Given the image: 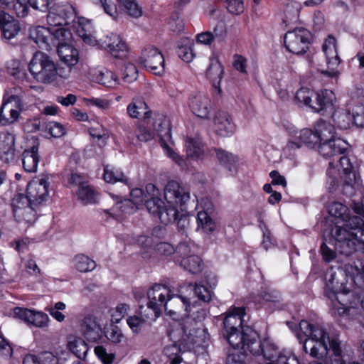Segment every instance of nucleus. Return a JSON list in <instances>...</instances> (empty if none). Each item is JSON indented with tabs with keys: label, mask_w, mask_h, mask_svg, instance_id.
Masks as SVG:
<instances>
[{
	"label": "nucleus",
	"mask_w": 364,
	"mask_h": 364,
	"mask_svg": "<svg viewBox=\"0 0 364 364\" xmlns=\"http://www.w3.org/2000/svg\"><path fill=\"white\" fill-rule=\"evenodd\" d=\"M328 213L344 222V227L332 230L335 247L341 254L349 255L358 248L364 249V221L361 216H352L348 208L339 202H333Z\"/></svg>",
	"instance_id": "obj_1"
},
{
	"label": "nucleus",
	"mask_w": 364,
	"mask_h": 364,
	"mask_svg": "<svg viewBox=\"0 0 364 364\" xmlns=\"http://www.w3.org/2000/svg\"><path fill=\"white\" fill-rule=\"evenodd\" d=\"M205 316V311L197 302H193L191 304L187 318L169 331L173 344L164 349L165 354L170 358L169 364H181L182 358L178 351L185 352L194 348L200 331V322Z\"/></svg>",
	"instance_id": "obj_2"
},
{
	"label": "nucleus",
	"mask_w": 364,
	"mask_h": 364,
	"mask_svg": "<svg viewBox=\"0 0 364 364\" xmlns=\"http://www.w3.org/2000/svg\"><path fill=\"white\" fill-rule=\"evenodd\" d=\"M346 274L342 269L331 268L326 273L324 294L333 303L334 306H336L335 302L341 306L338 307V314L340 316L344 315L348 309L354 308L357 305V302L350 300L353 292L346 288Z\"/></svg>",
	"instance_id": "obj_3"
},
{
	"label": "nucleus",
	"mask_w": 364,
	"mask_h": 364,
	"mask_svg": "<svg viewBox=\"0 0 364 364\" xmlns=\"http://www.w3.org/2000/svg\"><path fill=\"white\" fill-rule=\"evenodd\" d=\"M296 337L303 343L304 350L306 353L309 352L315 358L322 357L327 353L332 339L323 326L311 323L306 320L300 321Z\"/></svg>",
	"instance_id": "obj_4"
},
{
	"label": "nucleus",
	"mask_w": 364,
	"mask_h": 364,
	"mask_svg": "<svg viewBox=\"0 0 364 364\" xmlns=\"http://www.w3.org/2000/svg\"><path fill=\"white\" fill-rule=\"evenodd\" d=\"M248 342L245 344V351H250L252 355H260L269 360L266 364H299V361L290 355L279 351L276 344L270 338L259 340L258 333L254 329H247L246 334Z\"/></svg>",
	"instance_id": "obj_5"
},
{
	"label": "nucleus",
	"mask_w": 364,
	"mask_h": 364,
	"mask_svg": "<svg viewBox=\"0 0 364 364\" xmlns=\"http://www.w3.org/2000/svg\"><path fill=\"white\" fill-rule=\"evenodd\" d=\"M353 168L350 159L346 156H339L336 164L330 161L327 170L328 191L333 192L341 184L345 193L351 194L358 181Z\"/></svg>",
	"instance_id": "obj_6"
},
{
	"label": "nucleus",
	"mask_w": 364,
	"mask_h": 364,
	"mask_svg": "<svg viewBox=\"0 0 364 364\" xmlns=\"http://www.w3.org/2000/svg\"><path fill=\"white\" fill-rule=\"evenodd\" d=\"M244 307H235L228 312L223 319V336L229 344L234 348L245 351V344L249 338L246 335L251 327L242 326V317L245 316Z\"/></svg>",
	"instance_id": "obj_7"
},
{
	"label": "nucleus",
	"mask_w": 364,
	"mask_h": 364,
	"mask_svg": "<svg viewBox=\"0 0 364 364\" xmlns=\"http://www.w3.org/2000/svg\"><path fill=\"white\" fill-rule=\"evenodd\" d=\"M28 69L38 82L50 84L58 77L57 68L53 60L46 53L37 51L31 60Z\"/></svg>",
	"instance_id": "obj_8"
},
{
	"label": "nucleus",
	"mask_w": 364,
	"mask_h": 364,
	"mask_svg": "<svg viewBox=\"0 0 364 364\" xmlns=\"http://www.w3.org/2000/svg\"><path fill=\"white\" fill-rule=\"evenodd\" d=\"M295 99L298 102L309 107L314 112H321L333 106L336 97L330 90L314 92L309 88L301 87L296 92Z\"/></svg>",
	"instance_id": "obj_9"
},
{
	"label": "nucleus",
	"mask_w": 364,
	"mask_h": 364,
	"mask_svg": "<svg viewBox=\"0 0 364 364\" xmlns=\"http://www.w3.org/2000/svg\"><path fill=\"white\" fill-rule=\"evenodd\" d=\"M171 295V290L165 285L156 284L147 291L149 302L145 308L141 306V313H144L146 318L155 320L161 312L162 308H165L167 299Z\"/></svg>",
	"instance_id": "obj_10"
},
{
	"label": "nucleus",
	"mask_w": 364,
	"mask_h": 364,
	"mask_svg": "<svg viewBox=\"0 0 364 364\" xmlns=\"http://www.w3.org/2000/svg\"><path fill=\"white\" fill-rule=\"evenodd\" d=\"M11 205L14 218L18 223L31 225L36 222L39 207L33 205L25 195L16 194L12 199Z\"/></svg>",
	"instance_id": "obj_11"
},
{
	"label": "nucleus",
	"mask_w": 364,
	"mask_h": 364,
	"mask_svg": "<svg viewBox=\"0 0 364 364\" xmlns=\"http://www.w3.org/2000/svg\"><path fill=\"white\" fill-rule=\"evenodd\" d=\"M311 33L304 28H296L284 36L287 49L296 55L305 53L311 44Z\"/></svg>",
	"instance_id": "obj_12"
},
{
	"label": "nucleus",
	"mask_w": 364,
	"mask_h": 364,
	"mask_svg": "<svg viewBox=\"0 0 364 364\" xmlns=\"http://www.w3.org/2000/svg\"><path fill=\"white\" fill-rule=\"evenodd\" d=\"M139 63L154 75H161L164 72L165 61L161 52L154 46H146L141 52Z\"/></svg>",
	"instance_id": "obj_13"
},
{
	"label": "nucleus",
	"mask_w": 364,
	"mask_h": 364,
	"mask_svg": "<svg viewBox=\"0 0 364 364\" xmlns=\"http://www.w3.org/2000/svg\"><path fill=\"white\" fill-rule=\"evenodd\" d=\"M188 299L178 294H171L165 304V311L167 316L174 321L183 322L188 316L191 306Z\"/></svg>",
	"instance_id": "obj_14"
},
{
	"label": "nucleus",
	"mask_w": 364,
	"mask_h": 364,
	"mask_svg": "<svg viewBox=\"0 0 364 364\" xmlns=\"http://www.w3.org/2000/svg\"><path fill=\"white\" fill-rule=\"evenodd\" d=\"M23 109V101L18 95H11L4 100L0 108V124L7 126L16 122Z\"/></svg>",
	"instance_id": "obj_15"
},
{
	"label": "nucleus",
	"mask_w": 364,
	"mask_h": 364,
	"mask_svg": "<svg viewBox=\"0 0 364 364\" xmlns=\"http://www.w3.org/2000/svg\"><path fill=\"white\" fill-rule=\"evenodd\" d=\"M164 198L168 204L180 205L183 210L190 200V192L176 181H170L164 188Z\"/></svg>",
	"instance_id": "obj_16"
},
{
	"label": "nucleus",
	"mask_w": 364,
	"mask_h": 364,
	"mask_svg": "<svg viewBox=\"0 0 364 364\" xmlns=\"http://www.w3.org/2000/svg\"><path fill=\"white\" fill-rule=\"evenodd\" d=\"M49 183L46 178L31 181L27 186L26 197L33 205L40 206L48 196Z\"/></svg>",
	"instance_id": "obj_17"
},
{
	"label": "nucleus",
	"mask_w": 364,
	"mask_h": 364,
	"mask_svg": "<svg viewBox=\"0 0 364 364\" xmlns=\"http://www.w3.org/2000/svg\"><path fill=\"white\" fill-rule=\"evenodd\" d=\"M322 48L326 55L328 70H323L321 73L328 77H338V72L336 68L340 64V58L337 53L336 39L329 36L325 41Z\"/></svg>",
	"instance_id": "obj_18"
},
{
	"label": "nucleus",
	"mask_w": 364,
	"mask_h": 364,
	"mask_svg": "<svg viewBox=\"0 0 364 364\" xmlns=\"http://www.w3.org/2000/svg\"><path fill=\"white\" fill-rule=\"evenodd\" d=\"M98 44L116 58L126 57L128 52L126 42L116 33H110L99 39Z\"/></svg>",
	"instance_id": "obj_19"
},
{
	"label": "nucleus",
	"mask_w": 364,
	"mask_h": 364,
	"mask_svg": "<svg viewBox=\"0 0 364 364\" xmlns=\"http://www.w3.org/2000/svg\"><path fill=\"white\" fill-rule=\"evenodd\" d=\"M75 17L74 10L70 6H58L53 8L47 15L48 27L58 28L70 23Z\"/></svg>",
	"instance_id": "obj_20"
},
{
	"label": "nucleus",
	"mask_w": 364,
	"mask_h": 364,
	"mask_svg": "<svg viewBox=\"0 0 364 364\" xmlns=\"http://www.w3.org/2000/svg\"><path fill=\"white\" fill-rule=\"evenodd\" d=\"M189 107L198 117L208 119L211 110L210 100L203 93H198L189 99Z\"/></svg>",
	"instance_id": "obj_21"
},
{
	"label": "nucleus",
	"mask_w": 364,
	"mask_h": 364,
	"mask_svg": "<svg viewBox=\"0 0 364 364\" xmlns=\"http://www.w3.org/2000/svg\"><path fill=\"white\" fill-rule=\"evenodd\" d=\"M213 122L215 132L220 136H229L233 134L235 131V124L228 112H217Z\"/></svg>",
	"instance_id": "obj_22"
},
{
	"label": "nucleus",
	"mask_w": 364,
	"mask_h": 364,
	"mask_svg": "<svg viewBox=\"0 0 364 364\" xmlns=\"http://www.w3.org/2000/svg\"><path fill=\"white\" fill-rule=\"evenodd\" d=\"M348 144L340 139L333 138L318 146L319 153L326 158L339 156L348 149Z\"/></svg>",
	"instance_id": "obj_23"
},
{
	"label": "nucleus",
	"mask_w": 364,
	"mask_h": 364,
	"mask_svg": "<svg viewBox=\"0 0 364 364\" xmlns=\"http://www.w3.org/2000/svg\"><path fill=\"white\" fill-rule=\"evenodd\" d=\"M81 331L85 338L90 342H96L102 336L100 325L93 316H86L81 323Z\"/></svg>",
	"instance_id": "obj_24"
},
{
	"label": "nucleus",
	"mask_w": 364,
	"mask_h": 364,
	"mask_svg": "<svg viewBox=\"0 0 364 364\" xmlns=\"http://www.w3.org/2000/svg\"><path fill=\"white\" fill-rule=\"evenodd\" d=\"M147 124H151L154 133H156L161 139V143L164 141V138H169L171 135V127L169 119L161 114L156 115L152 120L147 119Z\"/></svg>",
	"instance_id": "obj_25"
},
{
	"label": "nucleus",
	"mask_w": 364,
	"mask_h": 364,
	"mask_svg": "<svg viewBox=\"0 0 364 364\" xmlns=\"http://www.w3.org/2000/svg\"><path fill=\"white\" fill-rule=\"evenodd\" d=\"M16 136L11 133H6L4 137V146L0 148V160L6 164L14 162L16 158Z\"/></svg>",
	"instance_id": "obj_26"
},
{
	"label": "nucleus",
	"mask_w": 364,
	"mask_h": 364,
	"mask_svg": "<svg viewBox=\"0 0 364 364\" xmlns=\"http://www.w3.org/2000/svg\"><path fill=\"white\" fill-rule=\"evenodd\" d=\"M38 144L26 149L22 154V163L24 170L27 172H36L40 161Z\"/></svg>",
	"instance_id": "obj_27"
},
{
	"label": "nucleus",
	"mask_w": 364,
	"mask_h": 364,
	"mask_svg": "<svg viewBox=\"0 0 364 364\" xmlns=\"http://www.w3.org/2000/svg\"><path fill=\"white\" fill-rule=\"evenodd\" d=\"M185 146L187 158L198 159L204 152V146L200 136H187Z\"/></svg>",
	"instance_id": "obj_28"
},
{
	"label": "nucleus",
	"mask_w": 364,
	"mask_h": 364,
	"mask_svg": "<svg viewBox=\"0 0 364 364\" xmlns=\"http://www.w3.org/2000/svg\"><path fill=\"white\" fill-rule=\"evenodd\" d=\"M57 51L60 60L68 66H73L77 63L79 60V53L71 43L58 46Z\"/></svg>",
	"instance_id": "obj_29"
},
{
	"label": "nucleus",
	"mask_w": 364,
	"mask_h": 364,
	"mask_svg": "<svg viewBox=\"0 0 364 364\" xmlns=\"http://www.w3.org/2000/svg\"><path fill=\"white\" fill-rule=\"evenodd\" d=\"M50 36V27L38 26L29 28V38L43 48H47L49 46L48 38Z\"/></svg>",
	"instance_id": "obj_30"
},
{
	"label": "nucleus",
	"mask_w": 364,
	"mask_h": 364,
	"mask_svg": "<svg viewBox=\"0 0 364 364\" xmlns=\"http://www.w3.org/2000/svg\"><path fill=\"white\" fill-rule=\"evenodd\" d=\"M223 68L217 58H210L206 71L207 77L211 81L215 88H219L223 75Z\"/></svg>",
	"instance_id": "obj_31"
},
{
	"label": "nucleus",
	"mask_w": 364,
	"mask_h": 364,
	"mask_svg": "<svg viewBox=\"0 0 364 364\" xmlns=\"http://www.w3.org/2000/svg\"><path fill=\"white\" fill-rule=\"evenodd\" d=\"M50 35L53 37V43L57 48L58 46L69 44L72 42V33L64 26L50 27Z\"/></svg>",
	"instance_id": "obj_32"
},
{
	"label": "nucleus",
	"mask_w": 364,
	"mask_h": 364,
	"mask_svg": "<svg viewBox=\"0 0 364 364\" xmlns=\"http://www.w3.org/2000/svg\"><path fill=\"white\" fill-rule=\"evenodd\" d=\"M211 154L215 155L218 161L230 171L235 168L238 162V157L222 149L214 148L211 150Z\"/></svg>",
	"instance_id": "obj_33"
},
{
	"label": "nucleus",
	"mask_w": 364,
	"mask_h": 364,
	"mask_svg": "<svg viewBox=\"0 0 364 364\" xmlns=\"http://www.w3.org/2000/svg\"><path fill=\"white\" fill-rule=\"evenodd\" d=\"M126 186L127 187L128 191H129L131 199L129 200H125V202L123 203L120 208H123V212L130 213V211H127V206H129L131 204H134L136 206L135 209H137L139 205H142L144 201L145 202V200L148 198V196L141 188H136L130 190V187L128 184Z\"/></svg>",
	"instance_id": "obj_34"
},
{
	"label": "nucleus",
	"mask_w": 364,
	"mask_h": 364,
	"mask_svg": "<svg viewBox=\"0 0 364 364\" xmlns=\"http://www.w3.org/2000/svg\"><path fill=\"white\" fill-rule=\"evenodd\" d=\"M314 129L319 137L321 144L334 138L335 128L329 122L319 120L316 122Z\"/></svg>",
	"instance_id": "obj_35"
},
{
	"label": "nucleus",
	"mask_w": 364,
	"mask_h": 364,
	"mask_svg": "<svg viewBox=\"0 0 364 364\" xmlns=\"http://www.w3.org/2000/svg\"><path fill=\"white\" fill-rule=\"evenodd\" d=\"M77 195L79 200L85 205L95 204L99 200L98 193L92 187L87 184L79 186Z\"/></svg>",
	"instance_id": "obj_36"
},
{
	"label": "nucleus",
	"mask_w": 364,
	"mask_h": 364,
	"mask_svg": "<svg viewBox=\"0 0 364 364\" xmlns=\"http://www.w3.org/2000/svg\"><path fill=\"white\" fill-rule=\"evenodd\" d=\"M327 353H331L328 364H346L342 354L341 343L336 338H332L330 346L328 347Z\"/></svg>",
	"instance_id": "obj_37"
},
{
	"label": "nucleus",
	"mask_w": 364,
	"mask_h": 364,
	"mask_svg": "<svg viewBox=\"0 0 364 364\" xmlns=\"http://www.w3.org/2000/svg\"><path fill=\"white\" fill-rule=\"evenodd\" d=\"M69 350L79 359L84 360L88 351L87 343L81 338H73L68 343Z\"/></svg>",
	"instance_id": "obj_38"
},
{
	"label": "nucleus",
	"mask_w": 364,
	"mask_h": 364,
	"mask_svg": "<svg viewBox=\"0 0 364 364\" xmlns=\"http://www.w3.org/2000/svg\"><path fill=\"white\" fill-rule=\"evenodd\" d=\"M194 244L190 240H186L178 243L175 248L174 258L181 264V259L188 258L194 253Z\"/></svg>",
	"instance_id": "obj_39"
},
{
	"label": "nucleus",
	"mask_w": 364,
	"mask_h": 364,
	"mask_svg": "<svg viewBox=\"0 0 364 364\" xmlns=\"http://www.w3.org/2000/svg\"><path fill=\"white\" fill-rule=\"evenodd\" d=\"M178 216V210L176 205L168 204H164L161 208V210L158 215V218L164 225H168L172 222L176 220Z\"/></svg>",
	"instance_id": "obj_40"
},
{
	"label": "nucleus",
	"mask_w": 364,
	"mask_h": 364,
	"mask_svg": "<svg viewBox=\"0 0 364 364\" xmlns=\"http://www.w3.org/2000/svg\"><path fill=\"white\" fill-rule=\"evenodd\" d=\"M334 124L341 129H347L353 123V115L343 109L336 110L332 115Z\"/></svg>",
	"instance_id": "obj_41"
},
{
	"label": "nucleus",
	"mask_w": 364,
	"mask_h": 364,
	"mask_svg": "<svg viewBox=\"0 0 364 364\" xmlns=\"http://www.w3.org/2000/svg\"><path fill=\"white\" fill-rule=\"evenodd\" d=\"M299 138L301 142L311 149L318 148L321 144L319 137L318 136L315 129H303L299 132Z\"/></svg>",
	"instance_id": "obj_42"
},
{
	"label": "nucleus",
	"mask_w": 364,
	"mask_h": 364,
	"mask_svg": "<svg viewBox=\"0 0 364 364\" xmlns=\"http://www.w3.org/2000/svg\"><path fill=\"white\" fill-rule=\"evenodd\" d=\"M180 265L191 273L197 274L202 271L203 264L200 257L193 253L188 258L181 259Z\"/></svg>",
	"instance_id": "obj_43"
},
{
	"label": "nucleus",
	"mask_w": 364,
	"mask_h": 364,
	"mask_svg": "<svg viewBox=\"0 0 364 364\" xmlns=\"http://www.w3.org/2000/svg\"><path fill=\"white\" fill-rule=\"evenodd\" d=\"M104 179L106 182L114 183L116 182H122L127 186L128 180L124 173L110 166H106L104 168Z\"/></svg>",
	"instance_id": "obj_44"
},
{
	"label": "nucleus",
	"mask_w": 364,
	"mask_h": 364,
	"mask_svg": "<svg viewBox=\"0 0 364 364\" xmlns=\"http://www.w3.org/2000/svg\"><path fill=\"white\" fill-rule=\"evenodd\" d=\"M198 228L205 233H212L216 228L215 222L205 211H200L197 215Z\"/></svg>",
	"instance_id": "obj_45"
},
{
	"label": "nucleus",
	"mask_w": 364,
	"mask_h": 364,
	"mask_svg": "<svg viewBox=\"0 0 364 364\" xmlns=\"http://www.w3.org/2000/svg\"><path fill=\"white\" fill-rule=\"evenodd\" d=\"M97 80L100 84L107 87H114L119 84L117 76L108 69H103L99 71Z\"/></svg>",
	"instance_id": "obj_46"
},
{
	"label": "nucleus",
	"mask_w": 364,
	"mask_h": 364,
	"mask_svg": "<svg viewBox=\"0 0 364 364\" xmlns=\"http://www.w3.org/2000/svg\"><path fill=\"white\" fill-rule=\"evenodd\" d=\"M74 265L80 272L92 271L96 267L95 262L83 254L77 255L75 257Z\"/></svg>",
	"instance_id": "obj_47"
},
{
	"label": "nucleus",
	"mask_w": 364,
	"mask_h": 364,
	"mask_svg": "<svg viewBox=\"0 0 364 364\" xmlns=\"http://www.w3.org/2000/svg\"><path fill=\"white\" fill-rule=\"evenodd\" d=\"M146 108V104L144 101L141 100H134L130 103L127 108V113L132 118H138L142 113L146 116V118H149V112L145 111Z\"/></svg>",
	"instance_id": "obj_48"
},
{
	"label": "nucleus",
	"mask_w": 364,
	"mask_h": 364,
	"mask_svg": "<svg viewBox=\"0 0 364 364\" xmlns=\"http://www.w3.org/2000/svg\"><path fill=\"white\" fill-rule=\"evenodd\" d=\"M107 338L114 344H124L127 343V338L122 331L117 326L112 325L106 331Z\"/></svg>",
	"instance_id": "obj_49"
},
{
	"label": "nucleus",
	"mask_w": 364,
	"mask_h": 364,
	"mask_svg": "<svg viewBox=\"0 0 364 364\" xmlns=\"http://www.w3.org/2000/svg\"><path fill=\"white\" fill-rule=\"evenodd\" d=\"M2 36L5 39L11 40L14 38L21 31V26L18 21L12 20L0 27Z\"/></svg>",
	"instance_id": "obj_50"
},
{
	"label": "nucleus",
	"mask_w": 364,
	"mask_h": 364,
	"mask_svg": "<svg viewBox=\"0 0 364 364\" xmlns=\"http://www.w3.org/2000/svg\"><path fill=\"white\" fill-rule=\"evenodd\" d=\"M124 6L125 12L134 18H139L142 14L141 8L135 0H117Z\"/></svg>",
	"instance_id": "obj_51"
},
{
	"label": "nucleus",
	"mask_w": 364,
	"mask_h": 364,
	"mask_svg": "<svg viewBox=\"0 0 364 364\" xmlns=\"http://www.w3.org/2000/svg\"><path fill=\"white\" fill-rule=\"evenodd\" d=\"M161 146L166 151V154L168 158H170L173 161H174L179 167L184 169L188 167V164L186 159H185L183 156H181L178 153L175 152L172 150L166 143L165 141L161 142Z\"/></svg>",
	"instance_id": "obj_52"
},
{
	"label": "nucleus",
	"mask_w": 364,
	"mask_h": 364,
	"mask_svg": "<svg viewBox=\"0 0 364 364\" xmlns=\"http://www.w3.org/2000/svg\"><path fill=\"white\" fill-rule=\"evenodd\" d=\"M49 321L48 316L42 311L32 310L31 316L28 324L36 327L43 328L48 326Z\"/></svg>",
	"instance_id": "obj_53"
},
{
	"label": "nucleus",
	"mask_w": 364,
	"mask_h": 364,
	"mask_svg": "<svg viewBox=\"0 0 364 364\" xmlns=\"http://www.w3.org/2000/svg\"><path fill=\"white\" fill-rule=\"evenodd\" d=\"M139 314L140 316H129L127 318V323L134 333H139L142 325L147 319L144 316V313H141V306L139 307ZM149 319L151 320L150 318Z\"/></svg>",
	"instance_id": "obj_54"
},
{
	"label": "nucleus",
	"mask_w": 364,
	"mask_h": 364,
	"mask_svg": "<svg viewBox=\"0 0 364 364\" xmlns=\"http://www.w3.org/2000/svg\"><path fill=\"white\" fill-rule=\"evenodd\" d=\"M353 123L358 127H364V98L355 105L352 110Z\"/></svg>",
	"instance_id": "obj_55"
},
{
	"label": "nucleus",
	"mask_w": 364,
	"mask_h": 364,
	"mask_svg": "<svg viewBox=\"0 0 364 364\" xmlns=\"http://www.w3.org/2000/svg\"><path fill=\"white\" fill-rule=\"evenodd\" d=\"M138 77V70L133 63H126L122 69V79L124 81L131 83L136 80Z\"/></svg>",
	"instance_id": "obj_56"
},
{
	"label": "nucleus",
	"mask_w": 364,
	"mask_h": 364,
	"mask_svg": "<svg viewBox=\"0 0 364 364\" xmlns=\"http://www.w3.org/2000/svg\"><path fill=\"white\" fill-rule=\"evenodd\" d=\"M164 202L158 197H151L145 200L146 207L149 213L158 216Z\"/></svg>",
	"instance_id": "obj_57"
},
{
	"label": "nucleus",
	"mask_w": 364,
	"mask_h": 364,
	"mask_svg": "<svg viewBox=\"0 0 364 364\" xmlns=\"http://www.w3.org/2000/svg\"><path fill=\"white\" fill-rule=\"evenodd\" d=\"M259 296L266 302L277 303L281 300L280 293L270 288L262 289L259 292Z\"/></svg>",
	"instance_id": "obj_58"
},
{
	"label": "nucleus",
	"mask_w": 364,
	"mask_h": 364,
	"mask_svg": "<svg viewBox=\"0 0 364 364\" xmlns=\"http://www.w3.org/2000/svg\"><path fill=\"white\" fill-rule=\"evenodd\" d=\"M95 353L103 364H112L115 358L114 353H107V350L102 346H96Z\"/></svg>",
	"instance_id": "obj_59"
},
{
	"label": "nucleus",
	"mask_w": 364,
	"mask_h": 364,
	"mask_svg": "<svg viewBox=\"0 0 364 364\" xmlns=\"http://www.w3.org/2000/svg\"><path fill=\"white\" fill-rule=\"evenodd\" d=\"M177 54L180 58L184 62L190 63L195 57V53L192 46H178L177 48Z\"/></svg>",
	"instance_id": "obj_60"
},
{
	"label": "nucleus",
	"mask_w": 364,
	"mask_h": 364,
	"mask_svg": "<svg viewBox=\"0 0 364 364\" xmlns=\"http://www.w3.org/2000/svg\"><path fill=\"white\" fill-rule=\"evenodd\" d=\"M129 306L126 304H119L112 312V321L119 323L128 313Z\"/></svg>",
	"instance_id": "obj_61"
},
{
	"label": "nucleus",
	"mask_w": 364,
	"mask_h": 364,
	"mask_svg": "<svg viewBox=\"0 0 364 364\" xmlns=\"http://www.w3.org/2000/svg\"><path fill=\"white\" fill-rule=\"evenodd\" d=\"M46 129L53 137H60L65 134V127L61 124L55 122H48Z\"/></svg>",
	"instance_id": "obj_62"
},
{
	"label": "nucleus",
	"mask_w": 364,
	"mask_h": 364,
	"mask_svg": "<svg viewBox=\"0 0 364 364\" xmlns=\"http://www.w3.org/2000/svg\"><path fill=\"white\" fill-rule=\"evenodd\" d=\"M65 307L66 305L65 303L58 301L55 304L53 307H50L47 310L55 319L59 322H62L65 320V316L60 312V311L64 310Z\"/></svg>",
	"instance_id": "obj_63"
},
{
	"label": "nucleus",
	"mask_w": 364,
	"mask_h": 364,
	"mask_svg": "<svg viewBox=\"0 0 364 364\" xmlns=\"http://www.w3.org/2000/svg\"><path fill=\"white\" fill-rule=\"evenodd\" d=\"M77 33L87 44L95 46L99 43V40H97L96 37L94 36L90 31L85 29L82 26H79L77 28Z\"/></svg>",
	"instance_id": "obj_64"
}]
</instances>
